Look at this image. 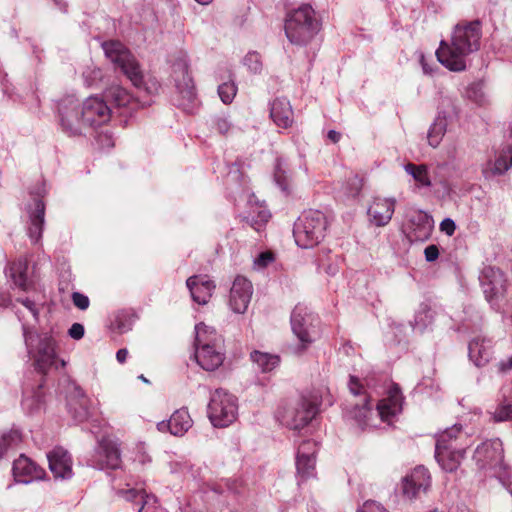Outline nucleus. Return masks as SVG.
Wrapping results in <instances>:
<instances>
[{
    "instance_id": "e2e57ef3",
    "label": "nucleus",
    "mask_w": 512,
    "mask_h": 512,
    "mask_svg": "<svg viewBox=\"0 0 512 512\" xmlns=\"http://www.w3.org/2000/svg\"><path fill=\"white\" fill-rule=\"evenodd\" d=\"M238 172V168L236 165H233L231 170L229 171L228 173V178L227 180L230 181V180H234L236 179V173Z\"/></svg>"
},
{
    "instance_id": "f8f14e48",
    "label": "nucleus",
    "mask_w": 512,
    "mask_h": 512,
    "mask_svg": "<svg viewBox=\"0 0 512 512\" xmlns=\"http://www.w3.org/2000/svg\"><path fill=\"white\" fill-rule=\"evenodd\" d=\"M291 329L304 350L319 335V319L307 306L298 304L291 313Z\"/></svg>"
},
{
    "instance_id": "f03ea898",
    "label": "nucleus",
    "mask_w": 512,
    "mask_h": 512,
    "mask_svg": "<svg viewBox=\"0 0 512 512\" xmlns=\"http://www.w3.org/2000/svg\"><path fill=\"white\" fill-rule=\"evenodd\" d=\"M111 108L98 96H90L80 104L72 95L62 98L58 103V116L62 130L70 135H81L87 127H98L111 119Z\"/></svg>"
},
{
    "instance_id": "864d4df0",
    "label": "nucleus",
    "mask_w": 512,
    "mask_h": 512,
    "mask_svg": "<svg viewBox=\"0 0 512 512\" xmlns=\"http://www.w3.org/2000/svg\"><path fill=\"white\" fill-rule=\"evenodd\" d=\"M440 230L446 233L448 236L453 235L456 230L455 222L450 218H445L440 223Z\"/></svg>"
},
{
    "instance_id": "c9c22d12",
    "label": "nucleus",
    "mask_w": 512,
    "mask_h": 512,
    "mask_svg": "<svg viewBox=\"0 0 512 512\" xmlns=\"http://www.w3.org/2000/svg\"><path fill=\"white\" fill-rule=\"evenodd\" d=\"M405 172L410 175L417 188H430L432 181L428 167L425 164L407 163L404 165Z\"/></svg>"
},
{
    "instance_id": "6e6d98bb",
    "label": "nucleus",
    "mask_w": 512,
    "mask_h": 512,
    "mask_svg": "<svg viewBox=\"0 0 512 512\" xmlns=\"http://www.w3.org/2000/svg\"><path fill=\"white\" fill-rule=\"evenodd\" d=\"M425 259L428 262L435 261L439 256V250L436 245H429L424 250Z\"/></svg>"
},
{
    "instance_id": "4468645a",
    "label": "nucleus",
    "mask_w": 512,
    "mask_h": 512,
    "mask_svg": "<svg viewBox=\"0 0 512 512\" xmlns=\"http://www.w3.org/2000/svg\"><path fill=\"white\" fill-rule=\"evenodd\" d=\"M479 281L490 306L499 310L507 290L506 279L502 271L491 266L485 267L481 271Z\"/></svg>"
},
{
    "instance_id": "0e129e2a",
    "label": "nucleus",
    "mask_w": 512,
    "mask_h": 512,
    "mask_svg": "<svg viewBox=\"0 0 512 512\" xmlns=\"http://www.w3.org/2000/svg\"><path fill=\"white\" fill-rule=\"evenodd\" d=\"M421 64H422V68H423V71H424L425 74H431L432 73V69H430L429 65H427L425 63L424 57L421 58Z\"/></svg>"
},
{
    "instance_id": "f704fd0d",
    "label": "nucleus",
    "mask_w": 512,
    "mask_h": 512,
    "mask_svg": "<svg viewBox=\"0 0 512 512\" xmlns=\"http://www.w3.org/2000/svg\"><path fill=\"white\" fill-rule=\"evenodd\" d=\"M274 181L283 192L288 193L290 191L292 171L284 158L279 157L276 159L274 167Z\"/></svg>"
},
{
    "instance_id": "ddd939ff",
    "label": "nucleus",
    "mask_w": 512,
    "mask_h": 512,
    "mask_svg": "<svg viewBox=\"0 0 512 512\" xmlns=\"http://www.w3.org/2000/svg\"><path fill=\"white\" fill-rule=\"evenodd\" d=\"M46 193L45 182L36 183L30 190L32 202L27 204L25 208L28 217L27 233L33 243H38L42 237L45 223V204L43 198Z\"/></svg>"
},
{
    "instance_id": "bf43d9fd",
    "label": "nucleus",
    "mask_w": 512,
    "mask_h": 512,
    "mask_svg": "<svg viewBox=\"0 0 512 512\" xmlns=\"http://www.w3.org/2000/svg\"><path fill=\"white\" fill-rule=\"evenodd\" d=\"M327 136L333 143H337L341 138V134L335 130H330Z\"/></svg>"
},
{
    "instance_id": "b1692460",
    "label": "nucleus",
    "mask_w": 512,
    "mask_h": 512,
    "mask_svg": "<svg viewBox=\"0 0 512 512\" xmlns=\"http://www.w3.org/2000/svg\"><path fill=\"white\" fill-rule=\"evenodd\" d=\"M503 458L502 443L499 439L490 440L479 445L474 453V459L482 468L494 467Z\"/></svg>"
},
{
    "instance_id": "7c9ffc66",
    "label": "nucleus",
    "mask_w": 512,
    "mask_h": 512,
    "mask_svg": "<svg viewBox=\"0 0 512 512\" xmlns=\"http://www.w3.org/2000/svg\"><path fill=\"white\" fill-rule=\"evenodd\" d=\"M118 493L128 501H135L139 498L141 506L138 512H156L158 509L157 498L152 494L146 493L144 489L130 488L120 490Z\"/></svg>"
},
{
    "instance_id": "9b49d317",
    "label": "nucleus",
    "mask_w": 512,
    "mask_h": 512,
    "mask_svg": "<svg viewBox=\"0 0 512 512\" xmlns=\"http://www.w3.org/2000/svg\"><path fill=\"white\" fill-rule=\"evenodd\" d=\"M105 56L135 85L142 83V72L131 52L119 41L111 40L102 43Z\"/></svg>"
},
{
    "instance_id": "2eb2a0df",
    "label": "nucleus",
    "mask_w": 512,
    "mask_h": 512,
    "mask_svg": "<svg viewBox=\"0 0 512 512\" xmlns=\"http://www.w3.org/2000/svg\"><path fill=\"white\" fill-rule=\"evenodd\" d=\"M171 77L182 98L192 103L195 100L196 92L194 81L190 74L189 60L186 55L181 54L174 60Z\"/></svg>"
},
{
    "instance_id": "c756f323",
    "label": "nucleus",
    "mask_w": 512,
    "mask_h": 512,
    "mask_svg": "<svg viewBox=\"0 0 512 512\" xmlns=\"http://www.w3.org/2000/svg\"><path fill=\"white\" fill-rule=\"evenodd\" d=\"M270 116L274 123L282 128L291 126L293 122V110L286 98H277L271 104Z\"/></svg>"
},
{
    "instance_id": "f257e3e1",
    "label": "nucleus",
    "mask_w": 512,
    "mask_h": 512,
    "mask_svg": "<svg viewBox=\"0 0 512 512\" xmlns=\"http://www.w3.org/2000/svg\"><path fill=\"white\" fill-rule=\"evenodd\" d=\"M370 379L365 378L364 382L355 376H350L348 388L351 393V399L348 401L344 416L351 426L364 431L367 428L377 426L376 419L382 422L391 423L402 410V395L398 386L393 385L385 398L380 400L376 406V411L371 408L372 388Z\"/></svg>"
},
{
    "instance_id": "58836bf2",
    "label": "nucleus",
    "mask_w": 512,
    "mask_h": 512,
    "mask_svg": "<svg viewBox=\"0 0 512 512\" xmlns=\"http://www.w3.org/2000/svg\"><path fill=\"white\" fill-rule=\"evenodd\" d=\"M251 360L257 366V368L263 373L271 372L280 363V358L278 355L264 353L260 351L252 352Z\"/></svg>"
},
{
    "instance_id": "a211bd4d",
    "label": "nucleus",
    "mask_w": 512,
    "mask_h": 512,
    "mask_svg": "<svg viewBox=\"0 0 512 512\" xmlns=\"http://www.w3.org/2000/svg\"><path fill=\"white\" fill-rule=\"evenodd\" d=\"M253 295V285L244 276H237L230 289L228 304L230 309L237 314H244L247 311Z\"/></svg>"
},
{
    "instance_id": "8fccbe9b",
    "label": "nucleus",
    "mask_w": 512,
    "mask_h": 512,
    "mask_svg": "<svg viewBox=\"0 0 512 512\" xmlns=\"http://www.w3.org/2000/svg\"><path fill=\"white\" fill-rule=\"evenodd\" d=\"M216 130L221 134H226L230 131L232 124L226 116H218L214 120Z\"/></svg>"
},
{
    "instance_id": "1a4fd4ad",
    "label": "nucleus",
    "mask_w": 512,
    "mask_h": 512,
    "mask_svg": "<svg viewBox=\"0 0 512 512\" xmlns=\"http://www.w3.org/2000/svg\"><path fill=\"white\" fill-rule=\"evenodd\" d=\"M319 405L320 403L316 396H303L280 410L277 417L282 425L291 430L300 431L316 416Z\"/></svg>"
},
{
    "instance_id": "5fc2aeb1",
    "label": "nucleus",
    "mask_w": 512,
    "mask_h": 512,
    "mask_svg": "<svg viewBox=\"0 0 512 512\" xmlns=\"http://www.w3.org/2000/svg\"><path fill=\"white\" fill-rule=\"evenodd\" d=\"M17 301L20 302L32 314L35 320H38L39 311L32 300L25 298L18 299Z\"/></svg>"
},
{
    "instance_id": "aec40b11",
    "label": "nucleus",
    "mask_w": 512,
    "mask_h": 512,
    "mask_svg": "<svg viewBox=\"0 0 512 512\" xmlns=\"http://www.w3.org/2000/svg\"><path fill=\"white\" fill-rule=\"evenodd\" d=\"M49 469L56 479L68 480L73 476L72 459L62 447H56L47 454Z\"/></svg>"
},
{
    "instance_id": "052dcab7",
    "label": "nucleus",
    "mask_w": 512,
    "mask_h": 512,
    "mask_svg": "<svg viewBox=\"0 0 512 512\" xmlns=\"http://www.w3.org/2000/svg\"><path fill=\"white\" fill-rule=\"evenodd\" d=\"M258 217L260 219L261 222H267L270 218V213L264 209H261L259 212H258Z\"/></svg>"
},
{
    "instance_id": "39448f33",
    "label": "nucleus",
    "mask_w": 512,
    "mask_h": 512,
    "mask_svg": "<svg viewBox=\"0 0 512 512\" xmlns=\"http://www.w3.org/2000/svg\"><path fill=\"white\" fill-rule=\"evenodd\" d=\"M468 445L467 435L460 426L454 425L444 430L438 435L436 442L435 458L438 464L447 472L455 471L464 458Z\"/></svg>"
},
{
    "instance_id": "37998d69",
    "label": "nucleus",
    "mask_w": 512,
    "mask_h": 512,
    "mask_svg": "<svg viewBox=\"0 0 512 512\" xmlns=\"http://www.w3.org/2000/svg\"><path fill=\"white\" fill-rule=\"evenodd\" d=\"M244 65L254 74L260 73L262 70V60L259 53L249 52L243 60Z\"/></svg>"
},
{
    "instance_id": "6ab92c4d",
    "label": "nucleus",
    "mask_w": 512,
    "mask_h": 512,
    "mask_svg": "<svg viewBox=\"0 0 512 512\" xmlns=\"http://www.w3.org/2000/svg\"><path fill=\"white\" fill-rule=\"evenodd\" d=\"M433 227V218L428 213L421 210L413 211L409 215L407 238L411 242H424L430 238Z\"/></svg>"
},
{
    "instance_id": "603ef678",
    "label": "nucleus",
    "mask_w": 512,
    "mask_h": 512,
    "mask_svg": "<svg viewBox=\"0 0 512 512\" xmlns=\"http://www.w3.org/2000/svg\"><path fill=\"white\" fill-rule=\"evenodd\" d=\"M359 512H388L381 504L375 501H366Z\"/></svg>"
},
{
    "instance_id": "49530a36",
    "label": "nucleus",
    "mask_w": 512,
    "mask_h": 512,
    "mask_svg": "<svg viewBox=\"0 0 512 512\" xmlns=\"http://www.w3.org/2000/svg\"><path fill=\"white\" fill-rule=\"evenodd\" d=\"M274 261V255L270 251L260 253L254 260V268L261 270Z\"/></svg>"
},
{
    "instance_id": "a19ab883",
    "label": "nucleus",
    "mask_w": 512,
    "mask_h": 512,
    "mask_svg": "<svg viewBox=\"0 0 512 512\" xmlns=\"http://www.w3.org/2000/svg\"><path fill=\"white\" fill-rule=\"evenodd\" d=\"M237 87L233 81H228L218 86V95L224 104H230L235 98Z\"/></svg>"
},
{
    "instance_id": "72a5a7b5",
    "label": "nucleus",
    "mask_w": 512,
    "mask_h": 512,
    "mask_svg": "<svg viewBox=\"0 0 512 512\" xmlns=\"http://www.w3.org/2000/svg\"><path fill=\"white\" fill-rule=\"evenodd\" d=\"M447 126L448 119L446 114L439 112L427 133L429 146L437 148L440 145L444 135L446 134Z\"/></svg>"
},
{
    "instance_id": "0eeeda50",
    "label": "nucleus",
    "mask_w": 512,
    "mask_h": 512,
    "mask_svg": "<svg viewBox=\"0 0 512 512\" xmlns=\"http://www.w3.org/2000/svg\"><path fill=\"white\" fill-rule=\"evenodd\" d=\"M285 34L295 45L307 44L319 31V21L310 5H303L287 14Z\"/></svg>"
},
{
    "instance_id": "4d7b16f0",
    "label": "nucleus",
    "mask_w": 512,
    "mask_h": 512,
    "mask_svg": "<svg viewBox=\"0 0 512 512\" xmlns=\"http://www.w3.org/2000/svg\"><path fill=\"white\" fill-rule=\"evenodd\" d=\"M350 181L353 185V189L348 192V195L356 196L361 190V180L357 176H353L350 178Z\"/></svg>"
},
{
    "instance_id": "6e6552de",
    "label": "nucleus",
    "mask_w": 512,
    "mask_h": 512,
    "mask_svg": "<svg viewBox=\"0 0 512 512\" xmlns=\"http://www.w3.org/2000/svg\"><path fill=\"white\" fill-rule=\"evenodd\" d=\"M327 227V217L323 212H303L294 225L293 235L296 244L303 249L313 248L324 239Z\"/></svg>"
},
{
    "instance_id": "680f3d73",
    "label": "nucleus",
    "mask_w": 512,
    "mask_h": 512,
    "mask_svg": "<svg viewBox=\"0 0 512 512\" xmlns=\"http://www.w3.org/2000/svg\"><path fill=\"white\" fill-rule=\"evenodd\" d=\"M512 368V356L506 361L500 363V369L501 370H508Z\"/></svg>"
},
{
    "instance_id": "f3484780",
    "label": "nucleus",
    "mask_w": 512,
    "mask_h": 512,
    "mask_svg": "<svg viewBox=\"0 0 512 512\" xmlns=\"http://www.w3.org/2000/svg\"><path fill=\"white\" fill-rule=\"evenodd\" d=\"M430 485L428 469L418 466L402 479V494L409 500L420 498L422 494H426Z\"/></svg>"
},
{
    "instance_id": "69168bd1",
    "label": "nucleus",
    "mask_w": 512,
    "mask_h": 512,
    "mask_svg": "<svg viewBox=\"0 0 512 512\" xmlns=\"http://www.w3.org/2000/svg\"><path fill=\"white\" fill-rule=\"evenodd\" d=\"M55 2V5L59 7L60 10L66 11V3L63 0H53Z\"/></svg>"
},
{
    "instance_id": "13d9d810",
    "label": "nucleus",
    "mask_w": 512,
    "mask_h": 512,
    "mask_svg": "<svg viewBox=\"0 0 512 512\" xmlns=\"http://www.w3.org/2000/svg\"><path fill=\"white\" fill-rule=\"evenodd\" d=\"M128 356V350L125 348L119 349L116 353V359L119 363H124Z\"/></svg>"
},
{
    "instance_id": "dca6fc26",
    "label": "nucleus",
    "mask_w": 512,
    "mask_h": 512,
    "mask_svg": "<svg viewBox=\"0 0 512 512\" xmlns=\"http://www.w3.org/2000/svg\"><path fill=\"white\" fill-rule=\"evenodd\" d=\"M89 465L99 470L119 468L121 454L117 441L110 438L101 439L89 460Z\"/></svg>"
},
{
    "instance_id": "3c124183",
    "label": "nucleus",
    "mask_w": 512,
    "mask_h": 512,
    "mask_svg": "<svg viewBox=\"0 0 512 512\" xmlns=\"http://www.w3.org/2000/svg\"><path fill=\"white\" fill-rule=\"evenodd\" d=\"M85 333L84 326L80 323H73L68 330V335L74 340H80Z\"/></svg>"
},
{
    "instance_id": "c85d7f7f",
    "label": "nucleus",
    "mask_w": 512,
    "mask_h": 512,
    "mask_svg": "<svg viewBox=\"0 0 512 512\" xmlns=\"http://www.w3.org/2000/svg\"><path fill=\"white\" fill-rule=\"evenodd\" d=\"M28 262L26 259H19L9 264L5 273L11 284L22 291H27L31 283L27 275Z\"/></svg>"
},
{
    "instance_id": "7ed1b4c3",
    "label": "nucleus",
    "mask_w": 512,
    "mask_h": 512,
    "mask_svg": "<svg viewBox=\"0 0 512 512\" xmlns=\"http://www.w3.org/2000/svg\"><path fill=\"white\" fill-rule=\"evenodd\" d=\"M482 25L479 20L463 21L453 30L451 44L444 41L436 51L438 61L451 71L466 69L467 56L480 48Z\"/></svg>"
},
{
    "instance_id": "4c0bfd02",
    "label": "nucleus",
    "mask_w": 512,
    "mask_h": 512,
    "mask_svg": "<svg viewBox=\"0 0 512 512\" xmlns=\"http://www.w3.org/2000/svg\"><path fill=\"white\" fill-rule=\"evenodd\" d=\"M434 319L435 312L431 307L427 304H421L414 317L413 329L417 332L423 333L433 324Z\"/></svg>"
},
{
    "instance_id": "423d86ee",
    "label": "nucleus",
    "mask_w": 512,
    "mask_h": 512,
    "mask_svg": "<svg viewBox=\"0 0 512 512\" xmlns=\"http://www.w3.org/2000/svg\"><path fill=\"white\" fill-rule=\"evenodd\" d=\"M22 329L28 354L34 359L37 369L45 372L52 366L58 369L66 365L64 360L58 361L56 359L55 341L50 334H38L28 329L24 324Z\"/></svg>"
},
{
    "instance_id": "20e7f679",
    "label": "nucleus",
    "mask_w": 512,
    "mask_h": 512,
    "mask_svg": "<svg viewBox=\"0 0 512 512\" xmlns=\"http://www.w3.org/2000/svg\"><path fill=\"white\" fill-rule=\"evenodd\" d=\"M195 359L206 371L218 369L224 362L225 350L222 336L211 326L199 323L195 326Z\"/></svg>"
},
{
    "instance_id": "412c9836",
    "label": "nucleus",
    "mask_w": 512,
    "mask_h": 512,
    "mask_svg": "<svg viewBox=\"0 0 512 512\" xmlns=\"http://www.w3.org/2000/svg\"><path fill=\"white\" fill-rule=\"evenodd\" d=\"M90 401L83 389L75 383L70 384L67 396V407L72 417L78 421H84L89 415Z\"/></svg>"
},
{
    "instance_id": "338daca9",
    "label": "nucleus",
    "mask_w": 512,
    "mask_h": 512,
    "mask_svg": "<svg viewBox=\"0 0 512 512\" xmlns=\"http://www.w3.org/2000/svg\"><path fill=\"white\" fill-rule=\"evenodd\" d=\"M196 2H198L199 4L201 5H208L210 4L213 0H195Z\"/></svg>"
},
{
    "instance_id": "de8ad7c7",
    "label": "nucleus",
    "mask_w": 512,
    "mask_h": 512,
    "mask_svg": "<svg viewBox=\"0 0 512 512\" xmlns=\"http://www.w3.org/2000/svg\"><path fill=\"white\" fill-rule=\"evenodd\" d=\"M133 319L129 315H119L116 319V327L120 333H126L132 329Z\"/></svg>"
},
{
    "instance_id": "5701e85b",
    "label": "nucleus",
    "mask_w": 512,
    "mask_h": 512,
    "mask_svg": "<svg viewBox=\"0 0 512 512\" xmlns=\"http://www.w3.org/2000/svg\"><path fill=\"white\" fill-rule=\"evenodd\" d=\"M317 448L314 441H304L299 447L296 457L297 474L307 479L315 474V454Z\"/></svg>"
},
{
    "instance_id": "a18cd8bd",
    "label": "nucleus",
    "mask_w": 512,
    "mask_h": 512,
    "mask_svg": "<svg viewBox=\"0 0 512 512\" xmlns=\"http://www.w3.org/2000/svg\"><path fill=\"white\" fill-rule=\"evenodd\" d=\"M83 77L88 86H95L102 78V71L97 67H87L83 72Z\"/></svg>"
},
{
    "instance_id": "2f4dec72",
    "label": "nucleus",
    "mask_w": 512,
    "mask_h": 512,
    "mask_svg": "<svg viewBox=\"0 0 512 512\" xmlns=\"http://www.w3.org/2000/svg\"><path fill=\"white\" fill-rule=\"evenodd\" d=\"M104 96L117 107H129L134 109L138 106V102L132 95L118 84H113L108 87L104 92Z\"/></svg>"
},
{
    "instance_id": "cd10ccee",
    "label": "nucleus",
    "mask_w": 512,
    "mask_h": 512,
    "mask_svg": "<svg viewBox=\"0 0 512 512\" xmlns=\"http://www.w3.org/2000/svg\"><path fill=\"white\" fill-rule=\"evenodd\" d=\"M186 286L194 302L205 305L209 302L215 289L213 281L207 276L194 275L187 279Z\"/></svg>"
},
{
    "instance_id": "c03bdc74",
    "label": "nucleus",
    "mask_w": 512,
    "mask_h": 512,
    "mask_svg": "<svg viewBox=\"0 0 512 512\" xmlns=\"http://www.w3.org/2000/svg\"><path fill=\"white\" fill-rule=\"evenodd\" d=\"M496 422L512 420V404H500L493 413Z\"/></svg>"
},
{
    "instance_id": "9d476101",
    "label": "nucleus",
    "mask_w": 512,
    "mask_h": 512,
    "mask_svg": "<svg viewBox=\"0 0 512 512\" xmlns=\"http://www.w3.org/2000/svg\"><path fill=\"white\" fill-rule=\"evenodd\" d=\"M238 415L237 399L228 391L216 389L210 397L208 404V417L215 427H227L232 424Z\"/></svg>"
},
{
    "instance_id": "393cba45",
    "label": "nucleus",
    "mask_w": 512,
    "mask_h": 512,
    "mask_svg": "<svg viewBox=\"0 0 512 512\" xmlns=\"http://www.w3.org/2000/svg\"><path fill=\"white\" fill-rule=\"evenodd\" d=\"M395 204V198L375 197L368 208L371 223L378 227L387 225L394 214Z\"/></svg>"
},
{
    "instance_id": "a878e982",
    "label": "nucleus",
    "mask_w": 512,
    "mask_h": 512,
    "mask_svg": "<svg viewBox=\"0 0 512 512\" xmlns=\"http://www.w3.org/2000/svg\"><path fill=\"white\" fill-rule=\"evenodd\" d=\"M512 167V147L505 145L495 152L494 159H490L483 166L485 178H493L506 173Z\"/></svg>"
},
{
    "instance_id": "ea45409f",
    "label": "nucleus",
    "mask_w": 512,
    "mask_h": 512,
    "mask_svg": "<svg viewBox=\"0 0 512 512\" xmlns=\"http://www.w3.org/2000/svg\"><path fill=\"white\" fill-rule=\"evenodd\" d=\"M42 398L43 394L40 390V387L37 389V391L31 393L25 392L24 398L22 400L23 409L30 414L37 412L42 406Z\"/></svg>"
},
{
    "instance_id": "e433bc0d",
    "label": "nucleus",
    "mask_w": 512,
    "mask_h": 512,
    "mask_svg": "<svg viewBox=\"0 0 512 512\" xmlns=\"http://www.w3.org/2000/svg\"><path fill=\"white\" fill-rule=\"evenodd\" d=\"M22 442L21 433L16 429L5 432L0 437V459L14 452Z\"/></svg>"
},
{
    "instance_id": "79ce46f5",
    "label": "nucleus",
    "mask_w": 512,
    "mask_h": 512,
    "mask_svg": "<svg viewBox=\"0 0 512 512\" xmlns=\"http://www.w3.org/2000/svg\"><path fill=\"white\" fill-rule=\"evenodd\" d=\"M466 95L474 102L482 104L485 100L484 83L481 81L471 83L466 90Z\"/></svg>"
},
{
    "instance_id": "774afa93",
    "label": "nucleus",
    "mask_w": 512,
    "mask_h": 512,
    "mask_svg": "<svg viewBox=\"0 0 512 512\" xmlns=\"http://www.w3.org/2000/svg\"><path fill=\"white\" fill-rule=\"evenodd\" d=\"M139 461H140L141 463H145L146 461H150V458H149L148 456H144V455H143V456L139 459Z\"/></svg>"
},
{
    "instance_id": "bb28decb",
    "label": "nucleus",
    "mask_w": 512,
    "mask_h": 512,
    "mask_svg": "<svg viewBox=\"0 0 512 512\" xmlns=\"http://www.w3.org/2000/svg\"><path fill=\"white\" fill-rule=\"evenodd\" d=\"M12 472L15 480L24 484L42 479L44 476V470L25 455H20L13 462Z\"/></svg>"
},
{
    "instance_id": "09e8293b",
    "label": "nucleus",
    "mask_w": 512,
    "mask_h": 512,
    "mask_svg": "<svg viewBox=\"0 0 512 512\" xmlns=\"http://www.w3.org/2000/svg\"><path fill=\"white\" fill-rule=\"evenodd\" d=\"M72 302L80 310H86L90 305L89 298L80 292L72 293Z\"/></svg>"
},
{
    "instance_id": "473e14b6",
    "label": "nucleus",
    "mask_w": 512,
    "mask_h": 512,
    "mask_svg": "<svg viewBox=\"0 0 512 512\" xmlns=\"http://www.w3.org/2000/svg\"><path fill=\"white\" fill-rule=\"evenodd\" d=\"M468 353L470 359L478 367L485 365L490 358V344L489 341L476 337L472 339L468 346Z\"/></svg>"
},
{
    "instance_id": "4be33fe9",
    "label": "nucleus",
    "mask_w": 512,
    "mask_h": 512,
    "mask_svg": "<svg viewBox=\"0 0 512 512\" xmlns=\"http://www.w3.org/2000/svg\"><path fill=\"white\" fill-rule=\"evenodd\" d=\"M193 425V420L186 408L176 410L167 421L157 423L159 432H169L173 436H183Z\"/></svg>"
}]
</instances>
